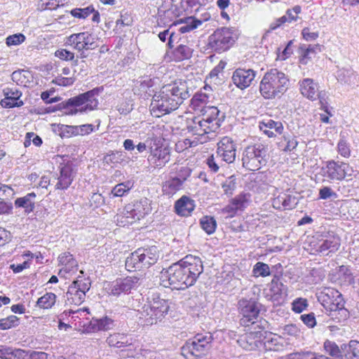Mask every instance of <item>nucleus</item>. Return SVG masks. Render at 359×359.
Instances as JSON below:
<instances>
[{"mask_svg":"<svg viewBox=\"0 0 359 359\" xmlns=\"http://www.w3.org/2000/svg\"><path fill=\"white\" fill-rule=\"evenodd\" d=\"M203 272V265L199 257L187 255L161 273L160 280L164 287L185 290L194 285Z\"/></svg>","mask_w":359,"mask_h":359,"instance_id":"obj_1","label":"nucleus"},{"mask_svg":"<svg viewBox=\"0 0 359 359\" xmlns=\"http://www.w3.org/2000/svg\"><path fill=\"white\" fill-rule=\"evenodd\" d=\"M191 96L188 83L178 80L164 85L156 92L149 106L151 114L154 117H161L175 111Z\"/></svg>","mask_w":359,"mask_h":359,"instance_id":"obj_2","label":"nucleus"},{"mask_svg":"<svg viewBox=\"0 0 359 359\" xmlns=\"http://www.w3.org/2000/svg\"><path fill=\"white\" fill-rule=\"evenodd\" d=\"M224 115L216 107L208 106L203 109L202 118L195 117L187 123V129L193 135L203 136L215 132L221 126Z\"/></svg>","mask_w":359,"mask_h":359,"instance_id":"obj_3","label":"nucleus"},{"mask_svg":"<svg viewBox=\"0 0 359 359\" xmlns=\"http://www.w3.org/2000/svg\"><path fill=\"white\" fill-rule=\"evenodd\" d=\"M288 86L289 79L285 74L277 69H271L263 76L259 91L265 99H273L283 95Z\"/></svg>","mask_w":359,"mask_h":359,"instance_id":"obj_4","label":"nucleus"},{"mask_svg":"<svg viewBox=\"0 0 359 359\" xmlns=\"http://www.w3.org/2000/svg\"><path fill=\"white\" fill-rule=\"evenodd\" d=\"M102 91V88H95L69 98L67 101V105L76 107L74 110L72 109L69 114L88 113L97 109L99 104L98 97Z\"/></svg>","mask_w":359,"mask_h":359,"instance_id":"obj_5","label":"nucleus"},{"mask_svg":"<svg viewBox=\"0 0 359 359\" xmlns=\"http://www.w3.org/2000/svg\"><path fill=\"white\" fill-rule=\"evenodd\" d=\"M151 211L149 200L147 198H140L133 204L127 205L121 214L116 215V222L119 226L131 224L137 220L143 218Z\"/></svg>","mask_w":359,"mask_h":359,"instance_id":"obj_6","label":"nucleus"},{"mask_svg":"<svg viewBox=\"0 0 359 359\" xmlns=\"http://www.w3.org/2000/svg\"><path fill=\"white\" fill-rule=\"evenodd\" d=\"M266 156L267 149L264 144L258 143L249 145L243 151V166L249 170H258L266 165Z\"/></svg>","mask_w":359,"mask_h":359,"instance_id":"obj_7","label":"nucleus"},{"mask_svg":"<svg viewBox=\"0 0 359 359\" xmlns=\"http://www.w3.org/2000/svg\"><path fill=\"white\" fill-rule=\"evenodd\" d=\"M168 302L161 299L158 295L153 294L152 298L149 299L140 311L142 318H145L147 324L153 325L162 319L167 314L169 309Z\"/></svg>","mask_w":359,"mask_h":359,"instance_id":"obj_8","label":"nucleus"},{"mask_svg":"<svg viewBox=\"0 0 359 359\" xmlns=\"http://www.w3.org/2000/svg\"><path fill=\"white\" fill-rule=\"evenodd\" d=\"M212 339V336L208 333L197 334L182 347V353L187 359L199 358L205 355Z\"/></svg>","mask_w":359,"mask_h":359,"instance_id":"obj_9","label":"nucleus"},{"mask_svg":"<svg viewBox=\"0 0 359 359\" xmlns=\"http://www.w3.org/2000/svg\"><path fill=\"white\" fill-rule=\"evenodd\" d=\"M341 245L340 238L334 234H326L313 237L310 241V246L313 254L331 256L335 253Z\"/></svg>","mask_w":359,"mask_h":359,"instance_id":"obj_10","label":"nucleus"},{"mask_svg":"<svg viewBox=\"0 0 359 359\" xmlns=\"http://www.w3.org/2000/svg\"><path fill=\"white\" fill-rule=\"evenodd\" d=\"M318 301L327 311L347 312L344 309V301L341 294L333 287H323L316 293Z\"/></svg>","mask_w":359,"mask_h":359,"instance_id":"obj_11","label":"nucleus"},{"mask_svg":"<svg viewBox=\"0 0 359 359\" xmlns=\"http://www.w3.org/2000/svg\"><path fill=\"white\" fill-rule=\"evenodd\" d=\"M236 38L232 29L222 27L216 29L208 37V46L217 53H222L229 50L234 43Z\"/></svg>","mask_w":359,"mask_h":359,"instance_id":"obj_12","label":"nucleus"},{"mask_svg":"<svg viewBox=\"0 0 359 359\" xmlns=\"http://www.w3.org/2000/svg\"><path fill=\"white\" fill-rule=\"evenodd\" d=\"M238 309L242 316L241 323L243 326H250L256 323L259 318L258 303L252 299H242L238 302Z\"/></svg>","mask_w":359,"mask_h":359,"instance_id":"obj_13","label":"nucleus"},{"mask_svg":"<svg viewBox=\"0 0 359 359\" xmlns=\"http://www.w3.org/2000/svg\"><path fill=\"white\" fill-rule=\"evenodd\" d=\"M323 176L330 181L342 180L346 176H351L352 168L348 164L335 161L327 162L326 166L323 168Z\"/></svg>","mask_w":359,"mask_h":359,"instance_id":"obj_14","label":"nucleus"},{"mask_svg":"<svg viewBox=\"0 0 359 359\" xmlns=\"http://www.w3.org/2000/svg\"><path fill=\"white\" fill-rule=\"evenodd\" d=\"M66 43L79 51L93 50L98 46L95 38L88 32L72 34L67 38Z\"/></svg>","mask_w":359,"mask_h":359,"instance_id":"obj_15","label":"nucleus"},{"mask_svg":"<svg viewBox=\"0 0 359 359\" xmlns=\"http://www.w3.org/2000/svg\"><path fill=\"white\" fill-rule=\"evenodd\" d=\"M236 145L231 138L224 137L217 143V158L221 159L227 163H233L236 159Z\"/></svg>","mask_w":359,"mask_h":359,"instance_id":"obj_16","label":"nucleus"},{"mask_svg":"<svg viewBox=\"0 0 359 359\" xmlns=\"http://www.w3.org/2000/svg\"><path fill=\"white\" fill-rule=\"evenodd\" d=\"M139 280L140 278L135 276L117 279L110 285L109 293L114 296H118L121 293L130 292L140 285Z\"/></svg>","mask_w":359,"mask_h":359,"instance_id":"obj_17","label":"nucleus"},{"mask_svg":"<svg viewBox=\"0 0 359 359\" xmlns=\"http://www.w3.org/2000/svg\"><path fill=\"white\" fill-rule=\"evenodd\" d=\"M257 72L252 69H236L232 75V81L238 88L243 90L249 87L255 80Z\"/></svg>","mask_w":359,"mask_h":359,"instance_id":"obj_18","label":"nucleus"},{"mask_svg":"<svg viewBox=\"0 0 359 359\" xmlns=\"http://www.w3.org/2000/svg\"><path fill=\"white\" fill-rule=\"evenodd\" d=\"M4 98L1 100V104L5 108L21 107L23 102L20 100L22 93L16 87H7L3 90Z\"/></svg>","mask_w":359,"mask_h":359,"instance_id":"obj_19","label":"nucleus"},{"mask_svg":"<svg viewBox=\"0 0 359 359\" xmlns=\"http://www.w3.org/2000/svg\"><path fill=\"white\" fill-rule=\"evenodd\" d=\"M170 158V149L167 147H156L151 149V153L148 157V161L153 164L155 168H162Z\"/></svg>","mask_w":359,"mask_h":359,"instance_id":"obj_20","label":"nucleus"},{"mask_svg":"<svg viewBox=\"0 0 359 359\" xmlns=\"http://www.w3.org/2000/svg\"><path fill=\"white\" fill-rule=\"evenodd\" d=\"M301 94L309 100H317L319 86L313 79L306 78L300 80L298 83Z\"/></svg>","mask_w":359,"mask_h":359,"instance_id":"obj_21","label":"nucleus"},{"mask_svg":"<svg viewBox=\"0 0 359 359\" xmlns=\"http://www.w3.org/2000/svg\"><path fill=\"white\" fill-rule=\"evenodd\" d=\"M73 168L71 165L66 164L60 168V175L57 177V182L55 184L56 189H67L74 180Z\"/></svg>","mask_w":359,"mask_h":359,"instance_id":"obj_22","label":"nucleus"},{"mask_svg":"<svg viewBox=\"0 0 359 359\" xmlns=\"http://www.w3.org/2000/svg\"><path fill=\"white\" fill-rule=\"evenodd\" d=\"M140 255L144 268H149L154 264L159 257V250L156 246L152 245L147 248H138L137 254Z\"/></svg>","mask_w":359,"mask_h":359,"instance_id":"obj_23","label":"nucleus"},{"mask_svg":"<svg viewBox=\"0 0 359 359\" xmlns=\"http://www.w3.org/2000/svg\"><path fill=\"white\" fill-rule=\"evenodd\" d=\"M194 201L187 196H182L175 204L176 214L182 217H188L195 208Z\"/></svg>","mask_w":359,"mask_h":359,"instance_id":"obj_24","label":"nucleus"},{"mask_svg":"<svg viewBox=\"0 0 359 359\" xmlns=\"http://www.w3.org/2000/svg\"><path fill=\"white\" fill-rule=\"evenodd\" d=\"M259 129L263 131L269 137L276 136V134H281L283 126L281 122L274 121L271 119H264L259 123Z\"/></svg>","mask_w":359,"mask_h":359,"instance_id":"obj_25","label":"nucleus"},{"mask_svg":"<svg viewBox=\"0 0 359 359\" xmlns=\"http://www.w3.org/2000/svg\"><path fill=\"white\" fill-rule=\"evenodd\" d=\"M36 197L35 193H29L23 197L16 198L15 201V206L16 208H23L25 213L29 214L34 211L35 208Z\"/></svg>","mask_w":359,"mask_h":359,"instance_id":"obj_26","label":"nucleus"},{"mask_svg":"<svg viewBox=\"0 0 359 359\" xmlns=\"http://www.w3.org/2000/svg\"><path fill=\"white\" fill-rule=\"evenodd\" d=\"M337 79L341 83H344L350 86L356 85L359 81L357 73L350 67L339 69L337 73Z\"/></svg>","mask_w":359,"mask_h":359,"instance_id":"obj_27","label":"nucleus"},{"mask_svg":"<svg viewBox=\"0 0 359 359\" xmlns=\"http://www.w3.org/2000/svg\"><path fill=\"white\" fill-rule=\"evenodd\" d=\"M67 304L81 305L85 300L86 294L76 288L75 285H70L66 293Z\"/></svg>","mask_w":359,"mask_h":359,"instance_id":"obj_28","label":"nucleus"},{"mask_svg":"<svg viewBox=\"0 0 359 359\" xmlns=\"http://www.w3.org/2000/svg\"><path fill=\"white\" fill-rule=\"evenodd\" d=\"M341 349L346 359H359V341L351 340L348 344H342Z\"/></svg>","mask_w":359,"mask_h":359,"instance_id":"obj_29","label":"nucleus"},{"mask_svg":"<svg viewBox=\"0 0 359 359\" xmlns=\"http://www.w3.org/2000/svg\"><path fill=\"white\" fill-rule=\"evenodd\" d=\"M126 268L130 271L140 270L144 268L140 255L139 253L137 254V250L126 258Z\"/></svg>","mask_w":359,"mask_h":359,"instance_id":"obj_30","label":"nucleus"},{"mask_svg":"<svg viewBox=\"0 0 359 359\" xmlns=\"http://www.w3.org/2000/svg\"><path fill=\"white\" fill-rule=\"evenodd\" d=\"M58 260L60 265L63 266V271L65 273L71 272L77 266V262L74 259L73 255L69 252H64L59 255Z\"/></svg>","mask_w":359,"mask_h":359,"instance_id":"obj_31","label":"nucleus"},{"mask_svg":"<svg viewBox=\"0 0 359 359\" xmlns=\"http://www.w3.org/2000/svg\"><path fill=\"white\" fill-rule=\"evenodd\" d=\"M238 343L243 349L252 351L258 347V343L260 341L255 339L254 333L250 332L239 339Z\"/></svg>","mask_w":359,"mask_h":359,"instance_id":"obj_32","label":"nucleus"},{"mask_svg":"<svg viewBox=\"0 0 359 359\" xmlns=\"http://www.w3.org/2000/svg\"><path fill=\"white\" fill-rule=\"evenodd\" d=\"M269 287L271 297L276 299H278L283 292H286V287L280 281L279 278L276 276L273 277Z\"/></svg>","mask_w":359,"mask_h":359,"instance_id":"obj_33","label":"nucleus"},{"mask_svg":"<svg viewBox=\"0 0 359 359\" xmlns=\"http://www.w3.org/2000/svg\"><path fill=\"white\" fill-rule=\"evenodd\" d=\"M325 352L330 356L335 358H340L344 356V351L334 341L326 340L323 345Z\"/></svg>","mask_w":359,"mask_h":359,"instance_id":"obj_34","label":"nucleus"},{"mask_svg":"<svg viewBox=\"0 0 359 359\" xmlns=\"http://www.w3.org/2000/svg\"><path fill=\"white\" fill-rule=\"evenodd\" d=\"M193 53V49L188 46L180 44L174 50L173 55L176 60L182 61L189 59Z\"/></svg>","mask_w":359,"mask_h":359,"instance_id":"obj_35","label":"nucleus"},{"mask_svg":"<svg viewBox=\"0 0 359 359\" xmlns=\"http://www.w3.org/2000/svg\"><path fill=\"white\" fill-rule=\"evenodd\" d=\"M106 342L109 346L116 348L124 347L128 343L126 336L121 333L110 334L107 337Z\"/></svg>","mask_w":359,"mask_h":359,"instance_id":"obj_36","label":"nucleus"},{"mask_svg":"<svg viewBox=\"0 0 359 359\" xmlns=\"http://www.w3.org/2000/svg\"><path fill=\"white\" fill-rule=\"evenodd\" d=\"M114 327V321L108 316L95 319L93 320V327L98 331H107L112 329Z\"/></svg>","mask_w":359,"mask_h":359,"instance_id":"obj_37","label":"nucleus"},{"mask_svg":"<svg viewBox=\"0 0 359 359\" xmlns=\"http://www.w3.org/2000/svg\"><path fill=\"white\" fill-rule=\"evenodd\" d=\"M55 301L56 295L52 292H47L43 296L38 299L36 305L41 309H48L55 304Z\"/></svg>","mask_w":359,"mask_h":359,"instance_id":"obj_38","label":"nucleus"},{"mask_svg":"<svg viewBox=\"0 0 359 359\" xmlns=\"http://www.w3.org/2000/svg\"><path fill=\"white\" fill-rule=\"evenodd\" d=\"M133 182L130 180L119 183L112 189L111 194L113 195V197L123 196L133 187Z\"/></svg>","mask_w":359,"mask_h":359,"instance_id":"obj_39","label":"nucleus"},{"mask_svg":"<svg viewBox=\"0 0 359 359\" xmlns=\"http://www.w3.org/2000/svg\"><path fill=\"white\" fill-rule=\"evenodd\" d=\"M250 194L246 193H241L234 198H233L230 202L233 207L237 210H243L249 201Z\"/></svg>","mask_w":359,"mask_h":359,"instance_id":"obj_40","label":"nucleus"},{"mask_svg":"<svg viewBox=\"0 0 359 359\" xmlns=\"http://www.w3.org/2000/svg\"><path fill=\"white\" fill-rule=\"evenodd\" d=\"M200 224L201 228L209 235L215 232L217 226L215 218L208 215L203 216L200 219Z\"/></svg>","mask_w":359,"mask_h":359,"instance_id":"obj_41","label":"nucleus"},{"mask_svg":"<svg viewBox=\"0 0 359 359\" xmlns=\"http://www.w3.org/2000/svg\"><path fill=\"white\" fill-rule=\"evenodd\" d=\"M236 188V177H235V175H231L229 177L222 183V189L223 190V192L228 196L233 195Z\"/></svg>","mask_w":359,"mask_h":359,"instance_id":"obj_42","label":"nucleus"},{"mask_svg":"<svg viewBox=\"0 0 359 359\" xmlns=\"http://www.w3.org/2000/svg\"><path fill=\"white\" fill-rule=\"evenodd\" d=\"M252 273L255 277H266L271 274V271L268 264L258 262L254 265Z\"/></svg>","mask_w":359,"mask_h":359,"instance_id":"obj_43","label":"nucleus"},{"mask_svg":"<svg viewBox=\"0 0 359 359\" xmlns=\"http://www.w3.org/2000/svg\"><path fill=\"white\" fill-rule=\"evenodd\" d=\"M93 12H94V8L93 6H89L86 8H76L70 11V13L74 18L79 19H85L89 16Z\"/></svg>","mask_w":359,"mask_h":359,"instance_id":"obj_44","label":"nucleus"},{"mask_svg":"<svg viewBox=\"0 0 359 359\" xmlns=\"http://www.w3.org/2000/svg\"><path fill=\"white\" fill-rule=\"evenodd\" d=\"M19 323V318L15 316H10L6 318L0 319V330H6L15 327Z\"/></svg>","mask_w":359,"mask_h":359,"instance_id":"obj_45","label":"nucleus"},{"mask_svg":"<svg viewBox=\"0 0 359 359\" xmlns=\"http://www.w3.org/2000/svg\"><path fill=\"white\" fill-rule=\"evenodd\" d=\"M55 56L61 60L66 61H72V65L76 66L78 65V59H75L74 54L67 49H60L55 52Z\"/></svg>","mask_w":359,"mask_h":359,"instance_id":"obj_46","label":"nucleus"},{"mask_svg":"<svg viewBox=\"0 0 359 359\" xmlns=\"http://www.w3.org/2000/svg\"><path fill=\"white\" fill-rule=\"evenodd\" d=\"M309 306L308 301L304 298H297L292 303V309L294 312L300 313Z\"/></svg>","mask_w":359,"mask_h":359,"instance_id":"obj_47","label":"nucleus"},{"mask_svg":"<svg viewBox=\"0 0 359 359\" xmlns=\"http://www.w3.org/2000/svg\"><path fill=\"white\" fill-rule=\"evenodd\" d=\"M26 39L23 34L18 33L8 36L6 39V43L8 46H18L23 43Z\"/></svg>","mask_w":359,"mask_h":359,"instance_id":"obj_48","label":"nucleus"},{"mask_svg":"<svg viewBox=\"0 0 359 359\" xmlns=\"http://www.w3.org/2000/svg\"><path fill=\"white\" fill-rule=\"evenodd\" d=\"M71 285H75L76 288H78L83 293H86L90 288V282L88 279H83L79 277L76 280L73 281Z\"/></svg>","mask_w":359,"mask_h":359,"instance_id":"obj_49","label":"nucleus"},{"mask_svg":"<svg viewBox=\"0 0 359 359\" xmlns=\"http://www.w3.org/2000/svg\"><path fill=\"white\" fill-rule=\"evenodd\" d=\"M60 135L66 137L78 135L77 126L62 125L60 127Z\"/></svg>","mask_w":359,"mask_h":359,"instance_id":"obj_50","label":"nucleus"},{"mask_svg":"<svg viewBox=\"0 0 359 359\" xmlns=\"http://www.w3.org/2000/svg\"><path fill=\"white\" fill-rule=\"evenodd\" d=\"M104 198L100 193H93L89 199L90 206L97 208L104 204Z\"/></svg>","mask_w":359,"mask_h":359,"instance_id":"obj_51","label":"nucleus"},{"mask_svg":"<svg viewBox=\"0 0 359 359\" xmlns=\"http://www.w3.org/2000/svg\"><path fill=\"white\" fill-rule=\"evenodd\" d=\"M283 334L291 337H299L301 334V330L297 325L289 324L283 327Z\"/></svg>","mask_w":359,"mask_h":359,"instance_id":"obj_52","label":"nucleus"},{"mask_svg":"<svg viewBox=\"0 0 359 359\" xmlns=\"http://www.w3.org/2000/svg\"><path fill=\"white\" fill-rule=\"evenodd\" d=\"M15 194L13 189L6 184H0V200L6 201L12 198Z\"/></svg>","mask_w":359,"mask_h":359,"instance_id":"obj_53","label":"nucleus"},{"mask_svg":"<svg viewBox=\"0 0 359 359\" xmlns=\"http://www.w3.org/2000/svg\"><path fill=\"white\" fill-rule=\"evenodd\" d=\"M320 50L318 46H311L310 45L303 53L302 57L301 58V62L302 64L306 65L308 63V60L312 58L313 56L316 54V50Z\"/></svg>","mask_w":359,"mask_h":359,"instance_id":"obj_54","label":"nucleus"},{"mask_svg":"<svg viewBox=\"0 0 359 359\" xmlns=\"http://www.w3.org/2000/svg\"><path fill=\"white\" fill-rule=\"evenodd\" d=\"M42 6L45 5L44 9L55 10L59 6L65 5L67 0H41Z\"/></svg>","mask_w":359,"mask_h":359,"instance_id":"obj_55","label":"nucleus"},{"mask_svg":"<svg viewBox=\"0 0 359 359\" xmlns=\"http://www.w3.org/2000/svg\"><path fill=\"white\" fill-rule=\"evenodd\" d=\"M282 196L284 209H292L297 205V200L295 196L286 194H282Z\"/></svg>","mask_w":359,"mask_h":359,"instance_id":"obj_56","label":"nucleus"},{"mask_svg":"<svg viewBox=\"0 0 359 359\" xmlns=\"http://www.w3.org/2000/svg\"><path fill=\"white\" fill-rule=\"evenodd\" d=\"M197 142L198 141L191 140L190 139L186 138L183 141H179L176 144V149L179 152H180L185 149L196 146Z\"/></svg>","mask_w":359,"mask_h":359,"instance_id":"obj_57","label":"nucleus"},{"mask_svg":"<svg viewBox=\"0 0 359 359\" xmlns=\"http://www.w3.org/2000/svg\"><path fill=\"white\" fill-rule=\"evenodd\" d=\"M302 322L309 328H313L316 325V320L313 313L303 314L300 317Z\"/></svg>","mask_w":359,"mask_h":359,"instance_id":"obj_58","label":"nucleus"},{"mask_svg":"<svg viewBox=\"0 0 359 359\" xmlns=\"http://www.w3.org/2000/svg\"><path fill=\"white\" fill-rule=\"evenodd\" d=\"M74 81L75 79L74 77L57 76L53 80V83L60 86H69L73 85Z\"/></svg>","mask_w":359,"mask_h":359,"instance_id":"obj_59","label":"nucleus"},{"mask_svg":"<svg viewBox=\"0 0 359 359\" xmlns=\"http://www.w3.org/2000/svg\"><path fill=\"white\" fill-rule=\"evenodd\" d=\"M319 197L321 199L326 200L330 198H336L337 194L329 187H324L319 190Z\"/></svg>","mask_w":359,"mask_h":359,"instance_id":"obj_60","label":"nucleus"},{"mask_svg":"<svg viewBox=\"0 0 359 359\" xmlns=\"http://www.w3.org/2000/svg\"><path fill=\"white\" fill-rule=\"evenodd\" d=\"M338 152L341 156H342L345 158H348L350 156L351 150L349 149V146H348V143L345 140H341L339 142Z\"/></svg>","mask_w":359,"mask_h":359,"instance_id":"obj_61","label":"nucleus"},{"mask_svg":"<svg viewBox=\"0 0 359 359\" xmlns=\"http://www.w3.org/2000/svg\"><path fill=\"white\" fill-rule=\"evenodd\" d=\"M13 348L8 346H0V359H13Z\"/></svg>","mask_w":359,"mask_h":359,"instance_id":"obj_62","label":"nucleus"},{"mask_svg":"<svg viewBox=\"0 0 359 359\" xmlns=\"http://www.w3.org/2000/svg\"><path fill=\"white\" fill-rule=\"evenodd\" d=\"M264 345L265 348L269 351H277L279 348L278 339L276 337L266 339L264 342Z\"/></svg>","mask_w":359,"mask_h":359,"instance_id":"obj_63","label":"nucleus"},{"mask_svg":"<svg viewBox=\"0 0 359 359\" xmlns=\"http://www.w3.org/2000/svg\"><path fill=\"white\" fill-rule=\"evenodd\" d=\"M30 351H26L20 348H13V358L17 359H29Z\"/></svg>","mask_w":359,"mask_h":359,"instance_id":"obj_64","label":"nucleus"}]
</instances>
